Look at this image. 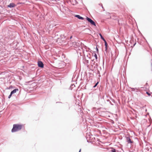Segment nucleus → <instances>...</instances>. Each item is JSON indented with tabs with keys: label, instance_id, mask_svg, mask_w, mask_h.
Listing matches in <instances>:
<instances>
[{
	"label": "nucleus",
	"instance_id": "f257e3e1",
	"mask_svg": "<svg viewBox=\"0 0 152 152\" xmlns=\"http://www.w3.org/2000/svg\"><path fill=\"white\" fill-rule=\"evenodd\" d=\"M23 125L19 124H14L13 125V128L11 130L12 133L18 132L22 128Z\"/></svg>",
	"mask_w": 152,
	"mask_h": 152
},
{
	"label": "nucleus",
	"instance_id": "f03ea898",
	"mask_svg": "<svg viewBox=\"0 0 152 152\" xmlns=\"http://www.w3.org/2000/svg\"><path fill=\"white\" fill-rule=\"evenodd\" d=\"M86 19L90 23L91 25H93L95 26H96L95 23L91 18H88V17H86Z\"/></svg>",
	"mask_w": 152,
	"mask_h": 152
},
{
	"label": "nucleus",
	"instance_id": "7ed1b4c3",
	"mask_svg": "<svg viewBox=\"0 0 152 152\" xmlns=\"http://www.w3.org/2000/svg\"><path fill=\"white\" fill-rule=\"evenodd\" d=\"M38 66L39 67L41 68L44 67V65L42 61H39L37 62Z\"/></svg>",
	"mask_w": 152,
	"mask_h": 152
},
{
	"label": "nucleus",
	"instance_id": "20e7f679",
	"mask_svg": "<svg viewBox=\"0 0 152 152\" xmlns=\"http://www.w3.org/2000/svg\"><path fill=\"white\" fill-rule=\"evenodd\" d=\"M126 141L128 143L132 144L133 143V141L131 140L129 137H126Z\"/></svg>",
	"mask_w": 152,
	"mask_h": 152
},
{
	"label": "nucleus",
	"instance_id": "39448f33",
	"mask_svg": "<svg viewBox=\"0 0 152 152\" xmlns=\"http://www.w3.org/2000/svg\"><path fill=\"white\" fill-rule=\"evenodd\" d=\"M16 5L14 3H10L7 6L9 8H13L15 7Z\"/></svg>",
	"mask_w": 152,
	"mask_h": 152
},
{
	"label": "nucleus",
	"instance_id": "423d86ee",
	"mask_svg": "<svg viewBox=\"0 0 152 152\" xmlns=\"http://www.w3.org/2000/svg\"><path fill=\"white\" fill-rule=\"evenodd\" d=\"M75 17L80 20H83L84 19V18L80 16L79 15H75Z\"/></svg>",
	"mask_w": 152,
	"mask_h": 152
},
{
	"label": "nucleus",
	"instance_id": "0eeeda50",
	"mask_svg": "<svg viewBox=\"0 0 152 152\" xmlns=\"http://www.w3.org/2000/svg\"><path fill=\"white\" fill-rule=\"evenodd\" d=\"M104 45L105 46V51L106 52H107V47L108 46V45L106 40H105V41H104Z\"/></svg>",
	"mask_w": 152,
	"mask_h": 152
},
{
	"label": "nucleus",
	"instance_id": "6e6552de",
	"mask_svg": "<svg viewBox=\"0 0 152 152\" xmlns=\"http://www.w3.org/2000/svg\"><path fill=\"white\" fill-rule=\"evenodd\" d=\"M18 88H16L13 90L11 92V93L12 94V95L13 94L16 93L17 91H18Z\"/></svg>",
	"mask_w": 152,
	"mask_h": 152
},
{
	"label": "nucleus",
	"instance_id": "1a4fd4ad",
	"mask_svg": "<svg viewBox=\"0 0 152 152\" xmlns=\"http://www.w3.org/2000/svg\"><path fill=\"white\" fill-rule=\"evenodd\" d=\"M131 89L132 91H135L136 92H137L139 90L138 88H131Z\"/></svg>",
	"mask_w": 152,
	"mask_h": 152
},
{
	"label": "nucleus",
	"instance_id": "9d476101",
	"mask_svg": "<svg viewBox=\"0 0 152 152\" xmlns=\"http://www.w3.org/2000/svg\"><path fill=\"white\" fill-rule=\"evenodd\" d=\"M60 37H61V40L63 42L64 41V39L65 38V37L64 36V35L63 34H61L60 35Z\"/></svg>",
	"mask_w": 152,
	"mask_h": 152
},
{
	"label": "nucleus",
	"instance_id": "9b49d317",
	"mask_svg": "<svg viewBox=\"0 0 152 152\" xmlns=\"http://www.w3.org/2000/svg\"><path fill=\"white\" fill-rule=\"evenodd\" d=\"M99 34L100 37L101 39H102L104 41L106 40L101 33H99Z\"/></svg>",
	"mask_w": 152,
	"mask_h": 152
},
{
	"label": "nucleus",
	"instance_id": "f8f14e48",
	"mask_svg": "<svg viewBox=\"0 0 152 152\" xmlns=\"http://www.w3.org/2000/svg\"><path fill=\"white\" fill-rule=\"evenodd\" d=\"M111 149L112 150L111 151L112 152H117H117L118 151V150L116 151V150L114 148H112Z\"/></svg>",
	"mask_w": 152,
	"mask_h": 152
},
{
	"label": "nucleus",
	"instance_id": "ddd939ff",
	"mask_svg": "<svg viewBox=\"0 0 152 152\" xmlns=\"http://www.w3.org/2000/svg\"><path fill=\"white\" fill-rule=\"evenodd\" d=\"M111 149L112 150L111 151L112 152H117H117L118 151V150L116 151V150L114 148H112Z\"/></svg>",
	"mask_w": 152,
	"mask_h": 152
},
{
	"label": "nucleus",
	"instance_id": "4468645a",
	"mask_svg": "<svg viewBox=\"0 0 152 152\" xmlns=\"http://www.w3.org/2000/svg\"><path fill=\"white\" fill-rule=\"evenodd\" d=\"M75 87V85L74 84H72L71 85L69 88L71 90H72Z\"/></svg>",
	"mask_w": 152,
	"mask_h": 152
},
{
	"label": "nucleus",
	"instance_id": "2eb2a0df",
	"mask_svg": "<svg viewBox=\"0 0 152 152\" xmlns=\"http://www.w3.org/2000/svg\"><path fill=\"white\" fill-rule=\"evenodd\" d=\"M13 88H14V87L13 86H12V85H11L10 86H9V88H7V89H10Z\"/></svg>",
	"mask_w": 152,
	"mask_h": 152
},
{
	"label": "nucleus",
	"instance_id": "dca6fc26",
	"mask_svg": "<svg viewBox=\"0 0 152 152\" xmlns=\"http://www.w3.org/2000/svg\"><path fill=\"white\" fill-rule=\"evenodd\" d=\"M73 2H74L75 4H76L78 3V2L76 0H73Z\"/></svg>",
	"mask_w": 152,
	"mask_h": 152
},
{
	"label": "nucleus",
	"instance_id": "f3484780",
	"mask_svg": "<svg viewBox=\"0 0 152 152\" xmlns=\"http://www.w3.org/2000/svg\"><path fill=\"white\" fill-rule=\"evenodd\" d=\"M94 56L95 57L96 59H97V56L96 53H94Z\"/></svg>",
	"mask_w": 152,
	"mask_h": 152
},
{
	"label": "nucleus",
	"instance_id": "a211bd4d",
	"mask_svg": "<svg viewBox=\"0 0 152 152\" xmlns=\"http://www.w3.org/2000/svg\"><path fill=\"white\" fill-rule=\"evenodd\" d=\"M98 83H99V82H97L96 83H95V84L94 86L93 87V88H95V87H96L97 86V85L98 84Z\"/></svg>",
	"mask_w": 152,
	"mask_h": 152
},
{
	"label": "nucleus",
	"instance_id": "6ab92c4d",
	"mask_svg": "<svg viewBox=\"0 0 152 152\" xmlns=\"http://www.w3.org/2000/svg\"><path fill=\"white\" fill-rule=\"evenodd\" d=\"M24 4V3H23V2H18V3L17 4L18 5L22 4Z\"/></svg>",
	"mask_w": 152,
	"mask_h": 152
},
{
	"label": "nucleus",
	"instance_id": "aec40b11",
	"mask_svg": "<svg viewBox=\"0 0 152 152\" xmlns=\"http://www.w3.org/2000/svg\"><path fill=\"white\" fill-rule=\"evenodd\" d=\"M12 95V94L10 93V95L8 96V98L9 99H10Z\"/></svg>",
	"mask_w": 152,
	"mask_h": 152
},
{
	"label": "nucleus",
	"instance_id": "412c9836",
	"mask_svg": "<svg viewBox=\"0 0 152 152\" xmlns=\"http://www.w3.org/2000/svg\"><path fill=\"white\" fill-rule=\"evenodd\" d=\"M99 5H101V6L102 7V8L104 9L103 10L104 11L105 10L104 9V7L102 6V4H99Z\"/></svg>",
	"mask_w": 152,
	"mask_h": 152
},
{
	"label": "nucleus",
	"instance_id": "4be33fe9",
	"mask_svg": "<svg viewBox=\"0 0 152 152\" xmlns=\"http://www.w3.org/2000/svg\"><path fill=\"white\" fill-rule=\"evenodd\" d=\"M146 93L148 95V96H150L151 94H150V93H149V92H146Z\"/></svg>",
	"mask_w": 152,
	"mask_h": 152
},
{
	"label": "nucleus",
	"instance_id": "5701e85b",
	"mask_svg": "<svg viewBox=\"0 0 152 152\" xmlns=\"http://www.w3.org/2000/svg\"><path fill=\"white\" fill-rule=\"evenodd\" d=\"M96 50L97 52H98V50H99L98 49V48L97 47L96 48Z\"/></svg>",
	"mask_w": 152,
	"mask_h": 152
},
{
	"label": "nucleus",
	"instance_id": "b1692460",
	"mask_svg": "<svg viewBox=\"0 0 152 152\" xmlns=\"http://www.w3.org/2000/svg\"><path fill=\"white\" fill-rule=\"evenodd\" d=\"M73 79H74V78L73 77V78H72V81L75 82V80H74Z\"/></svg>",
	"mask_w": 152,
	"mask_h": 152
},
{
	"label": "nucleus",
	"instance_id": "393cba45",
	"mask_svg": "<svg viewBox=\"0 0 152 152\" xmlns=\"http://www.w3.org/2000/svg\"><path fill=\"white\" fill-rule=\"evenodd\" d=\"M62 103V102H56V103Z\"/></svg>",
	"mask_w": 152,
	"mask_h": 152
},
{
	"label": "nucleus",
	"instance_id": "a878e982",
	"mask_svg": "<svg viewBox=\"0 0 152 152\" xmlns=\"http://www.w3.org/2000/svg\"><path fill=\"white\" fill-rule=\"evenodd\" d=\"M81 149H80L79 151L78 152H81Z\"/></svg>",
	"mask_w": 152,
	"mask_h": 152
},
{
	"label": "nucleus",
	"instance_id": "bb28decb",
	"mask_svg": "<svg viewBox=\"0 0 152 152\" xmlns=\"http://www.w3.org/2000/svg\"><path fill=\"white\" fill-rule=\"evenodd\" d=\"M81 149H80L79 151L78 152H81Z\"/></svg>",
	"mask_w": 152,
	"mask_h": 152
},
{
	"label": "nucleus",
	"instance_id": "cd10ccee",
	"mask_svg": "<svg viewBox=\"0 0 152 152\" xmlns=\"http://www.w3.org/2000/svg\"><path fill=\"white\" fill-rule=\"evenodd\" d=\"M136 44V42H135L134 45H133V46H134Z\"/></svg>",
	"mask_w": 152,
	"mask_h": 152
},
{
	"label": "nucleus",
	"instance_id": "c85d7f7f",
	"mask_svg": "<svg viewBox=\"0 0 152 152\" xmlns=\"http://www.w3.org/2000/svg\"><path fill=\"white\" fill-rule=\"evenodd\" d=\"M107 102H110V101L109 99H107Z\"/></svg>",
	"mask_w": 152,
	"mask_h": 152
},
{
	"label": "nucleus",
	"instance_id": "c756f323",
	"mask_svg": "<svg viewBox=\"0 0 152 152\" xmlns=\"http://www.w3.org/2000/svg\"><path fill=\"white\" fill-rule=\"evenodd\" d=\"M72 36H71V37H70V39H71L72 38Z\"/></svg>",
	"mask_w": 152,
	"mask_h": 152
},
{
	"label": "nucleus",
	"instance_id": "7c9ffc66",
	"mask_svg": "<svg viewBox=\"0 0 152 152\" xmlns=\"http://www.w3.org/2000/svg\"><path fill=\"white\" fill-rule=\"evenodd\" d=\"M86 62L88 63V60H86Z\"/></svg>",
	"mask_w": 152,
	"mask_h": 152
},
{
	"label": "nucleus",
	"instance_id": "2f4dec72",
	"mask_svg": "<svg viewBox=\"0 0 152 152\" xmlns=\"http://www.w3.org/2000/svg\"><path fill=\"white\" fill-rule=\"evenodd\" d=\"M55 35H56V34H55ZM56 35H57V36H58V34H56Z\"/></svg>",
	"mask_w": 152,
	"mask_h": 152
},
{
	"label": "nucleus",
	"instance_id": "473e14b6",
	"mask_svg": "<svg viewBox=\"0 0 152 152\" xmlns=\"http://www.w3.org/2000/svg\"><path fill=\"white\" fill-rule=\"evenodd\" d=\"M150 125H151L150 124V125H148V127H149V126H150Z\"/></svg>",
	"mask_w": 152,
	"mask_h": 152
},
{
	"label": "nucleus",
	"instance_id": "72a5a7b5",
	"mask_svg": "<svg viewBox=\"0 0 152 152\" xmlns=\"http://www.w3.org/2000/svg\"><path fill=\"white\" fill-rule=\"evenodd\" d=\"M64 43H65L64 44H66L67 43L66 42H64Z\"/></svg>",
	"mask_w": 152,
	"mask_h": 152
},
{
	"label": "nucleus",
	"instance_id": "f704fd0d",
	"mask_svg": "<svg viewBox=\"0 0 152 152\" xmlns=\"http://www.w3.org/2000/svg\"><path fill=\"white\" fill-rule=\"evenodd\" d=\"M148 84L147 83H146V85H147Z\"/></svg>",
	"mask_w": 152,
	"mask_h": 152
},
{
	"label": "nucleus",
	"instance_id": "c9c22d12",
	"mask_svg": "<svg viewBox=\"0 0 152 152\" xmlns=\"http://www.w3.org/2000/svg\"><path fill=\"white\" fill-rule=\"evenodd\" d=\"M110 103L111 104V102H110Z\"/></svg>",
	"mask_w": 152,
	"mask_h": 152
}]
</instances>
